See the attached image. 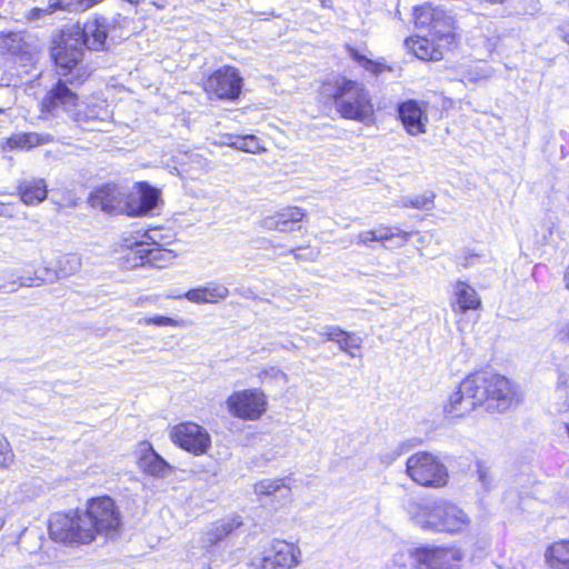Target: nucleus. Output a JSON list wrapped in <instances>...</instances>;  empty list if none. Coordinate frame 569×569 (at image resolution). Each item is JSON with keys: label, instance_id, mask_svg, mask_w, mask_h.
Wrapping results in <instances>:
<instances>
[{"label": "nucleus", "instance_id": "f257e3e1", "mask_svg": "<svg viewBox=\"0 0 569 569\" xmlns=\"http://www.w3.org/2000/svg\"><path fill=\"white\" fill-rule=\"evenodd\" d=\"M121 527V512L108 496L89 499L83 511L57 512L49 519L51 539L63 543H90L98 536L112 539Z\"/></svg>", "mask_w": 569, "mask_h": 569}, {"label": "nucleus", "instance_id": "f03ea898", "mask_svg": "<svg viewBox=\"0 0 569 569\" xmlns=\"http://www.w3.org/2000/svg\"><path fill=\"white\" fill-rule=\"evenodd\" d=\"M519 402L518 392L506 377L480 371L468 376L450 393L443 403V413L449 419L462 418L481 405L489 411L505 412Z\"/></svg>", "mask_w": 569, "mask_h": 569}, {"label": "nucleus", "instance_id": "7ed1b4c3", "mask_svg": "<svg viewBox=\"0 0 569 569\" xmlns=\"http://www.w3.org/2000/svg\"><path fill=\"white\" fill-rule=\"evenodd\" d=\"M410 515L420 528L435 532L460 533L471 523L470 516L459 505L443 498L412 503Z\"/></svg>", "mask_w": 569, "mask_h": 569}, {"label": "nucleus", "instance_id": "20e7f679", "mask_svg": "<svg viewBox=\"0 0 569 569\" xmlns=\"http://www.w3.org/2000/svg\"><path fill=\"white\" fill-rule=\"evenodd\" d=\"M462 558L455 546L421 547L396 553L385 569H459Z\"/></svg>", "mask_w": 569, "mask_h": 569}, {"label": "nucleus", "instance_id": "39448f33", "mask_svg": "<svg viewBox=\"0 0 569 569\" xmlns=\"http://www.w3.org/2000/svg\"><path fill=\"white\" fill-rule=\"evenodd\" d=\"M335 107L341 117L369 122L373 117V103L368 89L356 81L343 79L333 93Z\"/></svg>", "mask_w": 569, "mask_h": 569}, {"label": "nucleus", "instance_id": "423d86ee", "mask_svg": "<svg viewBox=\"0 0 569 569\" xmlns=\"http://www.w3.org/2000/svg\"><path fill=\"white\" fill-rule=\"evenodd\" d=\"M51 57L61 77L67 78L69 83H81L87 77L81 64L83 48L69 29L62 30L54 39L51 47Z\"/></svg>", "mask_w": 569, "mask_h": 569}, {"label": "nucleus", "instance_id": "0eeeda50", "mask_svg": "<svg viewBox=\"0 0 569 569\" xmlns=\"http://www.w3.org/2000/svg\"><path fill=\"white\" fill-rule=\"evenodd\" d=\"M406 467L409 478L420 486L441 488L448 482L446 466L431 452L413 453L407 459Z\"/></svg>", "mask_w": 569, "mask_h": 569}, {"label": "nucleus", "instance_id": "6e6552de", "mask_svg": "<svg viewBox=\"0 0 569 569\" xmlns=\"http://www.w3.org/2000/svg\"><path fill=\"white\" fill-rule=\"evenodd\" d=\"M300 549L284 540H273L260 555L256 556L251 566L254 569H292L299 563Z\"/></svg>", "mask_w": 569, "mask_h": 569}, {"label": "nucleus", "instance_id": "1a4fd4ad", "mask_svg": "<svg viewBox=\"0 0 569 569\" xmlns=\"http://www.w3.org/2000/svg\"><path fill=\"white\" fill-rule=\"evenodd\" d=\"M228 412L239 419L257 420L266 411L267 400L259 389H244L232 392L226 400Z\"/></svg>", "mask_w": 569, "mask_h": 569}, {"label": "nucleus", "instance_id": "9d476101", "mask_svg": "<svg viewBox=\"0 0 569 569\" xmlns=\"http://www.w3.org/2000/svg\"><path fill=\"white\" fill-rule=\"evenodd\" d=\"M242 88V78L238 70L224 66L211 73L204 81L203 89L210 98L236 100Z\"/></svg>", "mask_w": 569, "mask_h": 569}, {"label": "nucleus", "instance_id": "9b49d317", "mask_svg": "<svg viewBox=\"0 0 569 569\" xmlns=\"http://www.w3.org/2000/svg\"><path fill=\"white\" fill-rule=\"evenodd\" d=\"M71 118L86 130L107 131L111 126L112 112L106 101L90 99L79 103Z\"/></svg>", "mask_w": 569, "mask_h": 569}, {"label": "nucleus", "instance_id": "f8f14e48", "mask_svg": "<svg viewBox=\"0 0 569 569\" xmlns=\"http://www.w3.org/2000/svg\"><path fill=\"white\" fill-rule=\"evenodd\" d=\"M171 439L180 448L197 456L206 453L211 446L208 431L193 422L176 426L171 431Z\"/></svg>", "mask_w": 569, "mask_h": 569}, {"label": "nucleus", "instance_id": "ddd939ff", "mask_svg": "<svg viewBox=\"0 0 569 569\" xmlns=\"http://www.w3.org/2000/svg\"><path fill=\"white\" fill-rule=\"evenodd\" d=\"M67 80L59 79L57 83L47 92L41 101V113L44 116H56L58 111L72 114L74 109L79 106V99L68 86Z\"/></svg>", "mask_w": 569, "mask_h": 569}, {"label": "nucleus", "instance_id": "4468645a", "mask_svg": "<svg viewBox=\"0 0 569 569\" xmlns=\"http://www.w3.org/2000/svg\"><path fill=\"white\" fill-rule=\"evenodd\" d=\"M159 196L156 188L146 182H138L127 196L124 211L128 216H146L157 207Z\"/></svg>", "mask_w": 569, "mask_h": 569}, {"label": "nucleus", "instance_id": "2eb2a0df", "mask_svg": "<svg viewBox=\"0 0 569 569\" xmlns=\"http://www.w3.org/2000/svg\"><path fill=\"white\" fill-rule=\"evenodd\" d=\"M68 29L79 39L82 48L86 47L89 50L106 49L108 34L106 18L90 19L82 27L74 26Z\"/></svg>", "mask_w": 569, "mask_h": 569}, {"label": "nucleus", "instance_id": "dca6fc26", "mask_svg": "<svg viewBox=\"0 0 569 569\" xmlns=\"http://www.w3.org/2000/svg\"><path fill=\"white\" fill-rule=\"evenodd\" d=\"M81 268V260L77 254H63L57 259L54 270L51 273L49 268L44 269L46 277L26 278L19 279L20 287H33L41 286L44 281H53L54 279L66 278L78 272Z\"/></svg>", "mask_w": 569, "mask_h": 569}, {"label": "nucleus", "instance_id": "f3484780", "mask_svg": "<svg viewBox=\"0 0 569 569\" xmlns=\"http://www.w3.org/2000/svg\"><path fill=\"white\" fill-rule=\"evenodd\" d=\"M399 118L410 136L425 133L428 116L426 109L416 100H408L398 106Z\"/></svg>", "mask_w": 569, "mask_h": 569}, {"label": "nucleus", "instance_id": "a211bd4d", "mask_svg": "<svg viewBox=\"0 0 569 569\" xmlns=\"http://www.w3.org/2000/svg\"><path fill=\"white\" fill-rule=\"evenodd\" d=\"M138 466L144 473L157 478H166L172 470L171 466L154 451L149 442L139 445Z\"/></svg>", "mask_w": 569, "mask_h": 569}, {"label": "nucleus", "instance_id": "6ab92c4d", "mask_svg": "<svg viewBox=\"0 0 569 569\" xmlns=\"http://www.w3.org/2000/svg\"><path fill=\"white\" fill-rule=\"evenodd\" d=\"M91 206L106 212H123V194L116 186H104L96 190L90 198Z\"/></svg>", "mask_w": 569, "mask_h": 569}, {"label": "nucleus", "instance_id": "aec40b11", "mask_svg": "<svg viewBox=\"0 0 569 569\" xmlns=\"http://www.w3.org/2000/svg\"><path fill=\"white\" fill-rule=\"evenodd\" d=\"M481 306V299L470 284L465 281H457L453 284L452 310L465 313L468 310H477Z\"/></svg>", "mask_w": 569, "mask_h": 569}, {"label": "nucleus", "instance_id": "412c9836", "mask_svg": "<svg viewBox=\"0 0 569 569\" xmlns=\"http://www.w3.org/2000/svg\"><path fill=\"white\" fill-rule=\"evenodd\" d=\"M407 48L421 60L438 61L443 58L445 44L436 43L433 39L425 37L409 38L406 40Z\"/></svg>", "mask_w": 569, "mask_h": 569}, {"label": "nucleus", "instance_id": "4be33fe9", "mask_svg": "<svg viewBox=\"0 0 569 569\" xmlns=\"http://www.w3.org/2000/svg\"><path fill=\"white\" fill-rule=\"evenodd\" d=\"M163 256V250L159 247H154L149 243H139L136 242L133 247L130 248V252L128 253L127 261L131 262L132 267L152 264L160 267L158 261L161 260Z\"/></svg>", "mask_w": 569, "mask_h": 569}, {"label": "nucleus", "instance_id": "5701e85b", "mask_svg": "<svg viewBox=\"0 0 569 569\" xmlns=\"http://www.w3.org/2000/svg\"><path fill=\"white\" fill-rule=\"evenodd\" d=\"M435 16L429 29L439 41L451 43L455 39V20L452 16L439 7H435Z\"/></svg>", "mask_w": 569, "mask_h": 569}, {"label": "nucleus", "instance_id": "b1692460", "mask_svg": "<svg viewBox=\"0 0 569 569\" xmlns=\"http://www.w3.org/2000/svg\"><path fill=\"white\" fill-rule=\"evenodd\" d=\"M21 201L27 206H36L46 200L48 189L44 179L22 180L18 186Z\"/></svg>", "mask_w": 569, "mask_h": 569}, {"label": "nucleus", "instance_id": "393cba45", "mask_svg": "<svg viewBox=\"0 0 569 569\" xmlns=\"http://www.w3.org/2000/svg\"><path fill=\"white\" fill-rule=\"evenodd\" d=\"M240 521L236 519L222 520L213 525L209 530L203 533L202 547L208 548L218 543L228 537L236 528L240 526Z\"/></svg>", "mask_w": 569, "mask_h": 569}, {"label": "nucleus", "instance_id": "a878e982", "mask_svg": "<svg viewBox=\"0 0 569 569\" xmlns=\"http://www.w3.org/2000/svg\"><path fill=\"white\" fill-rule=\"evenodd\" d=\"M377 242L393 241L395 247H403L411 238L412 232L405 231L397 226L379 224L376 227Z\"/></svg>", "mask_w": 569, "mask_h": 569}, {"label": "nucleus", "instance_id": "bb28decb", "mask_svg": "<svg viewBox=\"0 0 569 569\" xmlns=\"http://www.w3.org/2000/svg\"><path fill=\"white\" fill-rule=\"evenodd\" d=\"M38 60V50L36 46L31 47L27 51H22L11 58V63L14 68V73L18 77L29 76L32 70L36 68V62Z\"/></svg>", "mask_w": 569, "mask_h": 569}, {"label": "nucleus", "instance_id": "cd10ccee", "mask_svg": "<svg viewBox=\"0 0 569 569\" xmlns=\"http://www.w3.org/2000/svg\"><path fill=\"white\" fill-rule=\"evenodd\" d=\"M547 560L552 569H569V541L553 543L547 551Z\"/></svg>", "mask_w": 569, "mask_h": 569}, {"label": "nucleus", "instance_id": "c85d7f7f", "mask_svg": "<svg viewBox=\"0 0 569 569\" xmlns=\"http://www.w3.org/2000/svg\"><path fill=\"white\" fill-rule=\"evenodd\" d=\"M278 492L283 499L290 497V488L281 479H264L254 485V493L259 497H269Z\"/></svg>", "mask_w": 569, "mask_h": 569}, {"label": "nucleus", "instance_id": "c756f323", "mask_svg": "<svg viewBox=\"0 0 569 569\" xmlns=\"http://www.w3.org/2000/svg\"><path fill=\"white\" fill-rule=\"evenodd\" d=\"M51 140L49 134H39L37 132L18 133L12 136L8 143L11 148L29 150L37 146L44 144Z\"/></svg>", "mask_w": 569, "mask_h": 569}, {"label": "nucleus", "instance_id": "7c9ffc66", "mask_svg": "<svg viewBox=\"0 0 569 569\" xmlns=\"http://www.w3.org/2000/svg\"><path fill=\"white\" fill-rule=\"evenodd\" d=\"M2 47L11 59L17 54L22 53V51H27L33 47V44L28 41L24 33L12 32L3 39Z\"/></svg>", "mask_w": 569, "mask_h": 569}, {"label": "nucleus", "instance_id": "2f4dec72", "mask_svg": "<svg viewBox=\"0 0 569 569\" xmlns=\"http://www.w3.org/2000/svg\"><path fill=\"white\" fill-rule=\"evenodd\" d=\"M232 148L248 153H260L266 150L253 134L238 136Z\"/></svg>", "mask_w": 569, "mask_h": 569}, {"label": "nucleus", "instance_id": "473e14b6", "mask_svg": "<svg viewBox=\"0 0 569 569\" xmlns=\"http://www.w3.org/2000/svg\"><path fill=\"white\" fill-rule=\"evenodd\" d=\"M433 199L435 194L432 192L418 196H408L402 198L400 206L403 208L429 210L433 207Z\"/></svg>", "mask_w": 569, "mask_h": 569}, {"label": "nucleus", "instance_id": "72a5a7b5", "mask_svg": "<svg viewBox=\"0 0 569 569\" xmlns=\"http://www.w3.org/2000/svg\"><path fill=\"white\" fill-rule=\"evenodd\" d=\"M139 325L142 326H157V327H184L186 321L183 319H174L167 316H152L139 319Z\"/></svg>", "mask_w": 569, "mask_h": 569}, {"label": "nucleus", "instance_id": "f704fd0d", "mask_svg": "<svg viewBox=\"0 0 569 569\" xmlns=\"http://www.w3.org/2000/svg\"><path fill=\"white\" fill-rule=\"evenodd\" d=\"M204 298L208 299V303H214L226 299L229 296V289L220 283L210 282L201 287Z\"/></svg>", "mask_w": 569, "mask_h": 569}, {"label": "nucleus", "instance_id": "c9c22d12", "mask_svg": "<svg viewBox=\"0 0 569 569\" xmlns=\"http://www.w3.org/2000/svg\"><path fill=\"white\" fill-rule=\"evenodd\" d=\"M260 226L268 231L291 232L296 230V227L291 226L289 222L283 219H278L277 214L264 217L260 221Z\"/></svg>", "mask_w": 569, "mask_h": 569}, {"label": "nucleus", "instance_id": "e433bc0d", "mask_svg": "<svg viewBox=\"0 0 569 569\" xmlns=\"http://www.w3.org/2000/svg\"><path fill=\"white\" fill-rule=\"evenodd\" d=\"M435 6L426 3L415 8V22L417 27L429 28L435 16Z\"/></svg>", "mask_w": 569, "mask_h": 569}, {"label": "nucleus", "instance_id": "4c0bfd02", "mask_svg": "<svg viewBox=\"0 0 569 569\" xmlns=\"http://www.w3.org/2000/svg\"><path fill=\"white\" fill-rule=\"evenodd\" d=\"M347 49L349 54L367 71L378 74L385 69V66L381 62L373 61L360 54L355 48L348 47Z\"/></svg>", "mask_w": 569, "mask_h": 569}, {"label": "nucleus", "instance_id": "58836bf2", "mask_svg": "<svg viewBox=\"0 0 569 569\" xmlns=\"http://www.w3.org/2000/svg\"><path fill=\"white\" fill-rule=\"evenodd\" d=\"M361 338L355 333L343 331V336L339 337L337 343L343 352H347L350 357H355L353 349L361 347Z\"/></svg>", "mask_w": 569, "mask_h": 569}, {"label": "nucleus", "instance_id": "ea45409f", "mask_svg": "<svg viewBox=\"0 0 569 569\" xmlns=\"http://www.w3.org/2000/svg\"><path fill=\"white\" fill-rule=\"evenodd\" d=\"M278 219H283L289 222L291 226L297 227V224L306 217V210L300 207H288L276 213Z\"/></svg>", "mask_w": 569, "mask_h": 569}, {"label": "nucleus", "instance_id": "a19ab883", "mask_svg": "<svg viewBox=\"0 0 569 569\" xmlns=\"http://www.w3.org/2000/svg\"><path fill=\"white\" fill-rule=\"evenodd\" d=\"M14 460L11 446L7 439L0 438V468L9 467Z\"/></svg>", "mask_w": 569, "mask_h": 569}, {"label": "nucleus", "instance_id": "79ce46f5", "mask_svg": "<svg viewBox=\"0 0 569 569\" xmlns=\"http://www.w3.org/2000/svg\"><path fill=\"white\" fill-rule=\"evenodd\" d=\"M290 253L295 257L296 260L315 261L318 258L320 251L315 248L306 247L290 250Z\"/></svg>", "mask_w": 569, "mask_h": 569}, {"label": "nucleus", "instance_id": "37998d69", "mask_svg": "<svg viewBox=\"0 0 569 569\" xmlns=\"http://www.w3.org/2000/svg\"><path fill=\"white\" fill-rule=\"evenodd\" d=\"M259 379L261 381H266L268 379H273V380L283 379V380H287V377H286V375L279 368H277V367H268V368L262 369L259 372Z\"/></svg>", "mask_w": 569, "mask_h": 569}, {"label": "nucleus", "instance_id": "c03bdc74", "mask_svg": "<svg viewBox=\"0 0 569 569\" xmlns=\"http://www.w3.org/2000/svg\"><path fill=\"white\" fill-rule=\"evenodd\" d=\"M319 335L326 337L328 341L337 342L339 337L343 336V330L339 327L327 326L319 330Z\"/></svg>", "mask_w": 569, "mask_h": 569}, {"label": "nucleus", "instance_id": "a18cd8bd", "mask_svg": "<svg viewBox=\"0 0 569 569\" xmlns=\"http://www.w3.org/2000/svg\"><path fill=\"white\" fill-rule=\"evenodd\" d=\"M184 299L193 303H208V299L204 298L201 287L190 289L183 293Z\"/></svg>", "mask_w": 569, "mask_h": 569}, {"label": "nucleus", "instance_id": "49530a36", "mask_svg": "<svg viewBox=\"0 0 569 569\" xmlns=\"http://www.w3.org/2000/svg\"><path fill=\"white\" fill-rule=\"evenodd\" d=\"M358 244L370 246L371 242H377L376 228L371 230L361 231L356 236Z\"/></svg>", "mask_w": 569, "mask_h": 569}, {"label": "nucleus", "instance_id": "de8ad7c7", "mask_svg": "<svg viewBox=\"0 0 569 569\" xmlns=\"http://www.w3.org/2000/svg\"><path fill=\"white\" fill-rule=\"evenodd\" d=\"M401 455V452L399 450H393L389 453H386L383 456H381V460L383 463L386 465H390L399 456Z\"/></svg>", "mask_w": 569, "mask_h": 569}, {"label": "nucleus", "instance_id": "09e8293b", "mask_svg": "<svg viewBox=\"0 0 569 569\" xmlns=\"http://www.w3.org/2000/svg\"><path fill=\"white\" fill-rule=\"evenodd\" d=\"M236 138H238V134H224L221 137L219 144L232 148V143L236 142Z\"/></svg>", "mask_w": 569, "mask_h": 569}, {"label": "nucleus", "instance_id": "8fccbe9b", "mask_svg": "<svg viewBox=\"0 0 569 569\" xmlns=\"http://www.w3.org/2000/svg\"><path fill=\"white\" fill-rule=\"evenodd\" d=\"M48 12H49V11H48L47 9L34 8V9H32V10L30 11V16H29V18H30V19H38V18H40V16H41L42 13H48Z\"/></svg>", "mask_w": 569, "mask_h": 569}, {"label": "nucleus", "instance_id": "3c124183", "mask_svg": "<svg viewBox=\"0 0 569 569\" xmlns=\"http://www.w3.org/2000/svg\"><path fill=\"white\" fill-rule=\"evenodd\" d=\"M463 77L473 82V81H477L480 77H482L479 72H466L463 73Z\"/></svg>", "mask_w": 569, "mask_h": 569}, {"label": "nucleus", "instance_id": "603ef678", "mask_svg": "<svg viewBox=\"0 0 569 569\" xmlns=\"http://www.w3.org/2000/svg\"><path fill=\"white\" fill-rule=\"evenodd\" d=\"M559 338L562 340H569V323H567L560 331Z\"/></svg>", "mask_w": 569, "mask_h": 569}, {"label": "nucleus", "instance_id": "864d4df0", "mask_svg": "<svg viewBox=\"0 0 569 569\" xmlns=\"http://www.w3.org/2000/svg\"><path fill=\"white\" fill-rule=\"evenodd\" d=\"M101 0H82L81 1V6L84 8V9H89L91 7H93L94 4H97L98 2H100Z\"/></svg>", "mask_w": 569, "mask_h": 569}, {"label": "nucleus", "instance_id": "5fc2aeb1", "mask_svg": "<svg viewBox=\"0 0 569 569\" xmlns=\"http://www.w3.org/2000/svg\"><path fill=\"white\" fill-rule=\"evenodd\" d=\"M167 298L180 300V299H183L184 296L181 292H170V293L167 295Z\"/></svg>", "mask_w": 569, "mask_h": 569}, {"label": "nucleus", "instance_id": "6e6d98bb", "mask_svg": "<svg viewBox=\"0 0 569 569\" xmlns=\"http://www.w3.org/2000/svg\"><path fill=\"white\" fill-rule=\"evenodd\" d=\"M479 478L482 482L486 481V471L483 469H479Z\"/></svg>", "mask_w": 569, "mask_h": 569}, {"label": "nucleus", "instance_id": "4d7b16f0", "mask_svg": "<svg viewBox=\"0 0 569 569\" xmlns=\"http://www.w3.org/2000/svg\"><path fill=\"white\" fill-rule=\"evenodd\" d=\"M140 301H154L152 297L141 298Z\"/></svg>", "mask_w": 569, "mask_h": 569}, {"label": "nucleus", "instance_id": "13d9d810", "mask_svg": "<svg viewBox=\"0 0 569 569\" xmlns=\"http://www.w3.org/2000/svg\"><path fill=\"white\" fill-rule=\"evenodd\" d=\"M3 525H4V520H3V518L0 516V530L2 529Z\"/></svg>", "mask_w": 569, "mask_h": 569}, {"label": "nucleus", "instance_id": "bf43d9fd", "mask_svg": "<svg viewBox=\"0 0 569 569\" xmlns=\"http://www.w3.org/2000/svg\"><path fill=\"white\" fill-rule=\"evenodd\" d=\"M3 291H4V292L16 291V288H11V289H9V290H4V289H3Z\"/></svg>", "mask_w": 569, "mask_h": 569}, {"label": "nucleus", "instance_id": "052dcab7", "mask_svg": "<svg viewBox=\"0 0 569 569\" xmlns=\"http://www.w3.org/2000/svg\"><path fill=\"white\" fill-rule=\"evenodd\" d=\"M128 1L131 2V3L139 2V0H128Z\"/></svg>", "mask_w": 569, "mask_h": 569}, {"label": "nucleus", "instance_id": "680f3d73", "mask_svg": "<svg viewBox=\"0 0 569 569\" xmlns=\"http://www.w3.org/2000/svg\"><path fill=\"white\" fill-rule=\"evenodd\" d=\"M567 41L569 42V34L566 37Z\"/></svg>", "mask_w": 569, "mask_h": 569}]
</instances>
